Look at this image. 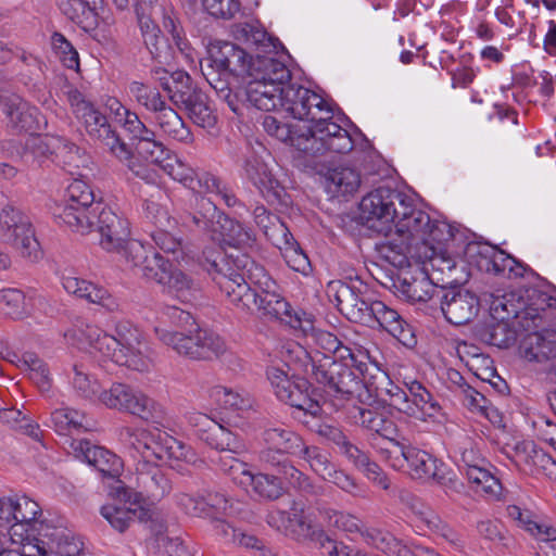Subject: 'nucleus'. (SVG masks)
Masks as SVG:
<instances>
[{"label":"nucleus","instance_id":"obj_60","mask_svg":"<svg viewBox=\"0 0 556 556\" xmlns=\"http://www.w3.org/2000/svg\"><path fill=\"white\" fill-rule=\"evenodd\" d=\"M420 521L433 533L438 534L455 549H462L464 542L460 535L431 510L420 513Z\"/></svg>","mask_w":556,"mask_h":556},{"label":"nucleus","instance_id":"obj_57","mask_svg":"<svg viewBox=\"0 0 556 556\" xmlns=\"http://www.w3.org/2000/svg\"><path fill=\"white\" fill-rule=\"evenodd\" d=\"M208 396L223 409L247 410L251 407V400L248 395L233 391L227 387L215 386L211 388Z\"/></svg>","mask_w":556,"mask_h":556},{"label":"nucleus","instance_id":"obj_25","mask_svg":"<svg viewBox=\"0 0 556 556\" xmlns=\"http://www.w3.org/2000/svg\"><path fill=\"white\" fill-rule=\"evenodd\" d=\"M122 256L127 268L135 270L147 280L153 281L157 277L160 267L165 264V258L141 241L129 238L121 251H115Z\"/></svg>","mask_w":556,"mask_h":556},{"label":"nucleus","instance_id":"obj_40","mask_svg":"<svg viewBox=\"0 0 556 556\" xmlns=\"http://www.w3.org/2000/svg\"><path fill=\"white\" fill-rule=\"evenodd\" d=\"M308 321L311 329L304 328V326H296L303 332L304 336L309 338L317 349L324 354V362H332L330 354L340 353V357L343 359L349 356L350 349L342 345L341 341L331 332L317 329L314 325V319L311 314L302 313L301 321Z\"/></svg>","mask_w":556,"mask_h":556},{"label":"nucleus","instance_id":"obj_35","mask_svg":"<svg viewBox=\"0 0 556 556\" xmlns=\"http://www.w3.org/2000/svg\"><path fill=\"white\" fill-rule=\"evenodd\" d=\"M153 281L167 288L176 299L182 303L192 302L199 292V283L189 274L181 269H170V264L165 260V264L160 267L157 277Z\"/></svg>","mask_w":556,"mask_h":556},{"label":"nucleus","instance_id":"obj_55","mask_svg":"<svg viewBox=\"0 0 556 556\" xmlns=\"http://www.w3.org/2000/svg\"><path fill=\"white\" fill-rule=\"evenodd\" d=\"M514 462L521 471L535 475L545 463L549 462V458L543 451L536 450L532 443H523L516 446Z\"/></svg>","mask_w":556,"mask_h":556},{"label":"nucleus","instance_id":"obj_41","mask_svg":"<svg viewBox=\"0 0 556 556\" xmlns=\"http://www.w3.org/2000/svg\"><path fill=\"white\" fill-rule=\"evenodd\" d=\"M146 211L152 215L159 227L152 233V239L157 248L166 253H176L181 249V240L172 235L166 228L172 227L173 220L168 212L152 201L146 202Z\"/></svg>","mask_w":556,"mask_h":556},{"label":"nucleus","instance_id":"obj_7","mask_svg":"<svg viewBox=\"0 0 556 556\" xmlns=\"http://www.w3.org/2000/svg\"><path fill=\"white\" fill-rule=\"evenodd\" d=\"M370 364L377 367L368 351L349 352L343 362H323L314 366L313 374L326 387L327 394L333 397L336 407H343L345 402H353L354 406L369 404L372 394L361 376H365Z\"/></svg>","mask_w":556,"mask_h":556},{"label":"nucleus","instance_id":"obj_46","mask_svg":"<svg viewBox=\"0 0 556 556\" xmlns=\"http://www.w3.org/2000/svg\"><path fill=\"white\" fill-rule=\"evenodd\" d=\"M319 513L328 527L344 533L351 540H354L356 535L363 538V533L366 528L362 519L357 516L330 507L321 508L319 509Z\"/></svg>","mask_w":556,"mask_h":556},{"label":"nucleus","instance_id":"obj_52","mask_svg":"<svg viewBox=\"0 0 556 556\" xmlns=\"http://www.w3.org/2000/svg\"><path fill=\"white\" fill-rule=\"evenodd\" d=\"M128 90L138 105L154 113V115L167 105L160 90L151 85L134 80L129 84Z\"/></svg>","mask_w":556,"mask_h":556},{"label":"nucleus","instance_id":"obj_33","mask_svg":"<svg viewBox=\"0 0 556 556\" xmlns=\"http://www.w3.org/2000/svg\"><path fill=\"white\" fill-rule=\"evenodd\" d=\"M329 296L333 298L338 309L353 321H366L370 303L365 301L350 285L332 281L328 287Z\"/></svg>","mask_w":556,"mask_h":556},{"label":"nucleus","instance_id":"obj_19","mask_svg":"<svg viewBox=\"0 0 556 556\" xmlns=\"http://www.w3.org/2000/svg\"><path fill=\"white\" fill-rule=\"evenodd\" d=\"M407 389H396L393 393V406L406 416L430 424H443L445 414L430 391L417 380H405Z\"/></svg>","mask_w":556,"mask_h":556},{"label":"nucleus","instance_id":"obj_14","mask_svg":"<svg viewBox=\"0 0 556 556\" xmlns=\"http://www.w3.org/2000/svg\"><path fill=\"white\" fill-rule=\"evenodd\" d=\"M96 203L92 187L83 179H74L66 189V198L56 206L54 216L72 231L86 235L96 226L100 203Z\"/></svg>","mask_w":556,"mask_h":556},{"label":"nucleus","instance_id":"obj_2","mask_svg":"<svg viewBox=\"0 0 556 556\" xmlns=\"http://www.w3.org/2000/svg\"><path fill=\"white\" fill-rule=\"evenodd\" d=\"M281 109L294 118L308 124L299 127L293 137L295 149L307 156L327 153L344 154L354 147L350 132L333 121L332 104L317 92L295 85H288Z\"/></svg>","mask_w":556,"mask_h":556},{"label":"nucleus","instance_id":"obj_22","mask_svg":"<svg viewBox=\"0 0 556 556\" xmlns=\"http://www.w3.org/2000/svg\"><path fill=\"white\" fill-rule=\"evenodd\" d=\"M303 439L283 426H269L262 432V447L258 451L261 463L275 467L282 464L286 456H296Z\"/></svg>","mask_w":556,"mask_h":556},{"label":"nucleus","instance_id":"obj_12","mask_svg":"<svg viewBox=\"0 0 556 556\" xmlns=\"http://www.w3.org/2000/svg\"><path fill=\"white\" fill-rule=\"evenodd\" d=\"M41 508L28 496L0 498V536L21 543L39 536V528L49 526L39 520Z\"/></svg>","mask_w":556,"mask_h":556},{"label":"nucleus","instance_id":"obj_54","mask_svg":"<svg viewBox=\"0 0 556 556\" xmlns=\"http://www.w3.org/2000/svg\"><path fill=\"white\" fill-rule=\"evenodd\" d=\"M363 540L370 546L380 549L389 556H402L407 553V546L393 534L377 528H367L363 533Z\"/></svg>","mask_w":556,"mask_h":556},{"label":"nucleus","instance_id":"obj_27","mask_svg":"<svg viewBox=\"0 0 556 556\" xmlns=\"http://www.w3.org/2000/svg\"><path fill=\"white\" fill-rule=\"evenodd\" d=\"M96 226L100 233L99 244L108 252L121 251L130 238L128 220L111 207L103 206L98 212Z\"/></svg>","mask_w":556,"mask_h":556},{"label":"nucleus","instance_id":"obj_28","mask_svg":"<svg viewBox=\"0 0 556 556\" xmlns=\"http://www.w3.org/2000/svg\"><path fill=\"white\" fill-rule=\"evenodd\" d=\"M222 212L208 198H197V208L180 215L182 227L189 231L208 236L215 240L219 231Z\"/></svg>","mask_w":556,"mask_h":556},{"label":"nucleus","instance_id":"obj_17","mask_svg":"<svg viewBox=\"0 0 556 556\" xmlns=\"http://www.w3.org/2000/svg\"><path fill=\"white\" fill-rule=\"evenodd\" d=\"M18 551L4 549L0 556H79L81 547L72 533L62 527L41 526L39 536L21 543Z\"/></svg>","mask_w":556,"mask_h":556},{"label":"nucleus","instance_id":"obj_47","mask_svg":"<svg viewBox=\"0 0 556 556\" xmlns=\"http://www.w3.org/2000/svg\"><path fill=\"white\" fill-rule=\"evenodd\" d=\"M62 12L85 31L96 29L98 15L89 0H61Z\"/></svg>","mask_w":556,"mask_h":556},{"label":"nucleus","instance_id":"obj_36","mask_svg":"<svg viewBox=\"0 0 556 556\" xmlns=\"http://www.w3.org/2000/svg\"><path fill=\"white\" fill-rule=\"evenodd\" d=\"M375 400L369 404H359L354 406L355 413L352 415L355 422L359 424L368 431L375 432L389 440L395 445L399 434L395 422L389 418L383 412L378 410L371 405Z\"/></svg>","mask_w":556,"mask_h":556},{"label":"nucleus","instance_id":"obj_10","mask_svg":"<svg viewBox=\"0 0 556 556\" xmlns=\"http://www.w3.org/2000/svg\"><path fill=\"white\" fill-rule=\"evenodd\" d=\"M235 37L248 47H255L257 53L250 58L248 77H254L266 83L285 86L291 78V72L286 63L279 59L278 49L283 48L273 39L264 29L250 23L240 24L235 29Z\"/></svg>","mask_w":556,"mask_h":556},{"label":"nucleus","instance_id":"obj_1","mask_svg":"<svg viewBox=\"0 0 556 556\" xmlns=\"http://www.w3.org/2000/svg\"><path fill=\"white\" fill-rule=\"evenodd\" d=\"M213 266L217 271L214 280L237 308L245 312L256 309L293 329L296 326L311 329L308 321H301L303 312L293 311L280 294L269 290L264 268L247 254H230L222 263L213 262Z\"/></svg>","mask_w":556,"mask_h":556},{"label":"nucleus","instance_id":"obj_48","mask_svg":"<svg viewBox=\"0 0 556 556\" xmlns=\"http://www.w3.org/2000/svg\"><path fill=\"white\" fill-rule=\"evenodd\" d=\"M361 185L359 174L351 167H336L326 176V188L333 195L354 193Z\"/></svg>","mask_w":556,"mask_h":556},{"label":"nucleus","instance_id":"obj_32","mask_svg":"<svg viewBox=\"0 0 556 556\" xmlns=\"http://www.w3.org/2000/svg\"><path fill=\"white\" fill-rule=\"evenodd\" d=\"M244 174L268 202L281 200L285 188L261 156L253 154L245 160Z\"/></svg>","mask_w":556,"mask_h":556},{"label":"nucleus","instance_id":"obj_49","mask_svg":"<svg viewBox=\"0 0 556 556\" xmlns=\"http://www.w3.org/2000/svg\"><path fill=\"white\" fill-rule=\"evenodd\" d=\"M215 240H222L228 245L241 248L251 245L255 241V236L251 228L222 213L219 231Z\"/></svg>","mask_w":556,"mask_h":556},{"label":"nucleus","instance_id":"obj_62","mask_svg":"<svg viewBox=\"0 0 556 556\" xmlns=\"http://www.w3.org/2000/svg\"><path fill=\"white\" fill-rule=\"evenodd\" d=\"M21 363L23 369L27 371L29 379L41 391H48L51 384V378L46 363L31 353L24 354Z\"/></svg>","mask_w":556,"mask_h":556},{"label":"nucleus","instance_id":"obj_43","mask_svg":"<svg viewBox=\"0 0 556 556\" xmlns=\"http://www.w3.org/2000/svg\"><path fill=\"white\" fill-rule=\"evenodd\" d=\"M492 469L493 467L488 463V465L478 466L465 471V476L476 493H481L490 500L498 501L503 495V485Z\"/></svg>","mask_w":556,"mask_h":556},{"label":"nucleus","instance_id":"obj_37","mask_svg":"<svg viewBox=\"0 0 556 556\" xmlns=\"http://www.w3.org/2000/svg\"><path fill=\"white\" fill-rule=\"evenodd\" d=\"M478 299L469 291H450L444 294L441 309L446 320L453 325H464L477 314Z\"/></svg>","mask_w":556,"mask_h":556},{"label":"nucleus","instance_id":"obj_26","mask_svg":"<svg viewBox=\"0 0 556 556\" xmlns=\"http://www.w3.org/2000/svg\"><path fill=\"white\" fill-rule=\"evenodd\" d=\"M63 93L73 115L84 126L90 138L99 135L101 129L110 124L106 116L77 88L66 86Z\"/></svg>","mask_w":556,"mask_h":556},{"label":"nucleus","instance_id":"obj_45","mask_svg":"<svg viewBox=\"0 0 556 556\" xmlns=\"http://www.w3.org/2000/svg\"><path fill=\"white\" fill-rule=\"evenodd\" d=\"M154 121L161 131L168 138L184 143L192 142L193 137L190 129L180 115L168 104L154 115Z\"/></svg>","mask_w":556,"mask_h":556},{"label":"nucleus","instance_id":"obj_11","mask_svg":"<svg viewBox=\"0 0 556 556\" xmlns=\"http://www.w3.org/2000/svg\"><path fill=\"white\" fill-rule=\"evenodd\" d=\"M137 22L152 58L159 64H169L170 49L161 35L160 23L176 38V23L173 7L168 0H135Z\"/></svg>","mask_w":556,"mask_h":556},{"label":"nucleus","instance_id":"obj_9","mask_svg":"<svg viewBox=\"0 0 556 556\" xmlns=\"http://www.w3.org/2000/svg\"><path fill=\"white\" fill-rule=\"evenodd\" d=\"M154 426L155 432L140 427L123 426L116 430L117 439L125 448L140 455L144 462H163L174 467L176 462L190 460L191 453L185 444L161 431L162 426Z\"/></svg>","mask_w":556,"mask_h":556},{"label":"nucleus","instance_id":"obj_8","mask_svg":"<svg viewBox=\"0 0 556 556\" xmlns=\"http://www.w3.org/2000/svg\"><path fill=\"white\" fill-rule=\"evenodd\" d=\"M277 353L281 358L282 366L270 365L266 371L276 396L281 402L302 412L304 416H318L321 407L318 401L312 399L308 393V381L291 374V364L304 353L303 349L298 343L288 341L279 345Z\"/></svg>","mask_w":556,"mask_h":556},{"label":"nucleus","instance_id":"obj_18","mask_svg":"<svg viewBox=\"0 0 556 556\" xmlns=\"http://www.w3.org/2000/svg\"><path fill=\"white\" fill-rule=\"evenodd\" d=\"M210 56L200 66L207 83L215 89L218 88L222 76L233 74L243 76L249 74L250 58L248 53L229 41H218L208 49Z\"/></svg>","mask_w":556,"mask_h":556},{"label":"nucleus","instance_id":"obj_3","mask_svg":"<svg viewBox=\"0 0 556 556\" xmlns=\"http://www.w3.org/2000/svg\"><path fill=\"white\" fill-rule=\"evenodd\" d=\"M359 210L369 228L386 236L394 229L409 244L420 242L430 245L442 240L445 226L432 220L416 205L413 197L402 191L377 188L362 199Z\"/></svg>","mask_w":556,"mask_h":556},{"label":"nucleus","instance_id":"obj_50","mask_svg":"<svg viewBox=\"0 0 556 556\" xmlns=\"http://www.w3.org/2000/svg\"><path fill=\"white\" fill-rule=\"evenodd\" d=\"M321 529H315L308 521L304 508L293 504L289 513H286L285 532L296 540L311 539L317 544V533Z\"/></svg>","mask_w":556,"mask_h":556},{"label":"nucleus","instance_id":"obj_5","mask_svg":"<svg viewBox=\"0 0 556 556\" xmlns=\"http://www.w3.org/2000/svg\"><path fill=\"white\" fill-rule=\"evenodd\" d=\"M192 420L199 428L200 438L211 447L219 451L217 457L212 458V462L251 498L276 501L285 494V488L279 477L254 472L249 464L233 456L242 447L238 435L204 414H197Z\"/></svg>","mask_w":556,"mask_h":556},{"label":"nucleus","instance_id":"obj_29","mask_svg":"<svg viewBox=\"0 0 556 556\" xmlns=\"http://www.w3.org/2000/svg\"><path fill=\"white\" fill-rule=\"evenodd\" d=\"M136 486L138 492L136 501L147 498L159 502L172 490V483L162 469L152 462H142L137 466Z\"/></svg>","mask_w":556,"mask_h":556},{"label":"nucleus","instance_id":"obj_39","mask_svg":"<svg viewBox=\"0 0 556 556\" xmlns=\"http://www.w3.org/2000/svg\"><path fill=\"white\" fill-rule=\"evenodd\" d=\"M247 85V99L248 101L258 110L262 111H275L281 108L285 99L286 86L266 83L254 77H249Z\"/></svg>","mask_w":556,"mask_h":556},{"label":"nucleus","instance_id":"obj_59","mask_svg":"<svg viewBox=\"0 0 556 556\" xmlns=\"http://www.w3.org/2000/svg\"><path fill=\"white\" fill-rule=\"evenodd\" d=\"M296 457L304 459L311 469L323 479L334 466L327 451L316 445H307L304 441Z\"/></svg>","mask_w":556,"mask_h":556},{"label":"nucleus","instance_id":"obj_38","mask_svg":"<svg viewBox=\"0 0 556 556\" xmlns=\"http://www.w3.org/2000/svg\"><path fill=\"white\" fill-rule=\"evenodd\" d=\"M394 287L400 296L408 302H426L435 291V286L427 273L420 268L414 271H402Z\"/></svg>","mask_w":556,"mask_h":556},{"label":"nucleus","instance_id":"obj_42","mask_svg":"<svg viewBox=\"0 0 556 556\" xmlns=\"http://www.w3.org/2000/svg\"><path fill=\"white\" fill-rule=\"evenodd\" d=\"M492 469L493 467L488 463V465L478 466L465 471V476L476 493H481L490 500L498 501L503 495V485Z\"/></svg>","mask_w":556,"mask_h":556},{"label":"nucleus","instance_id":"obj_23","mask_svg":"<svg viewBox=\"0 0 556 556\" xmlns=\"http://www.w3.org/2000/svg\"><path fill=\"white\" fill-rule=\"evenodd\" d=\"M386 459L396 470L407 468L414 479L430 480L441 460L424 450L395 442L394 450L386 451Z\"/></svg>","mask_w":556,"mask_h":556},{"label":"nucleus","instance_id":"obj_34","mask_svg":"<svg viewBox=\"0 0 556 556\" xmlns=\"http://www.w3.org/2000/svg\"><path fill=\"white\" fill-rule=\"evenodd\" d=\"M62 285L67 293L79 299H84L89 303L99 305L106 312L113 313L119 309L121 305L118 300L106 289L97 286L91 281L74 276H65L62 279Z\"/></svg>","mask_w":556,"mask_h":556},{"label":"nucleus","instance_id":"obj_61","mask_svg":"<svg viewBox=\"0 0 556 556\" xmlns=\"http://www.w3.org/2000/svg\"><path fill=\"white\" fill-rule=\"evenodd\" d=\"M495 247L481 242H469L465 249V257L469 265L483 273L492 271L493 254Z\"/></svg>","mask_w":556,"mask_h":556},{"label":"nucleus","instance_id":"obj_58","mask_svg":"<svg viewBox=\"0 0 556 556\" xmlns=\"http://www.w3.org/2000/svg\"><path fill=\"white\" fill-rule=\"evenodd\" d=\"M121 123L125 130L134 138L140 140L146 146H152V148L157 149L160 154L163 153V144L155 140V132L147 127L136 112H126V115L122 118Z\"/></svg>","mask_w":556,"mask_h":556},{"label":"nucleus","instance_id":"obj_6","mask_svg":"<svg viewBox=\"0 0 556 556\" xmlns=\"http://www.w3.org/2000/svg\"><path fill=\"white\" fill-rule=\"evenodd\" d=\"M153 332L160 344L192 361L219 357L227 350L218 333L200 327L191 313L175 305L160 306Z\"/></svg>","mask_w":556,"mask_h":556},{"label":"nucleus","instance_id":"obj_20","mask_svg":"<svg viewBox=\"0 0 556 556\" xmlns=\"http://www.w3.org/2000/svg\"><path fill=\"white\" fill-rule=\"evenodd\" d=\"M0 237L12 243L21 256L31 263L42 257L29 218L13 206L8 205L0 211Z\"/></svg>","mask_w":556,"mask_h":556},{"label":"nucleus","instance_id":"obj_44","mask_svg":"<svg viewBox=\"0 0 556 556\" xmlns=\"http://www.w3.org/2000/svg\"><path fill=\"white\" fill-rule=\"evenodd\" d=\"M506 511L507 516L517 522L518 527L528 531L535 539L543 542L556 540V529L546 522L536 520L530 510L522 509L517 505H508Z\"/></svg>","mask_w":556,"mask_h":556},{"label":"nucleus","instance_id":"obj_51","mask_svg":"<svg viewBox=\"0 0 556 556\" xmlns=\"http://www.w3.org/2000/svg\"><path fill=\"white\" fill-rule=\"evenodd\" d=\"M203 497L206 506L205 518L212 519L220 534L228 535L230 526L225 522L222 516L228 515L231 508L230 500L223 492H207Z\"/></svg>","mask_w":556,"mask_h":556},{"label":"nucleus","instance_id":"obj_64","mask_svg":"<svg viewBox=\"0 0 556 556\" xmlns=\"http://www.w3.org/2000/svg\"><path fill=\"white\" fill-rule=\"evenodd\" d=\"M430 480H433L439 484L443 489L444 493L450 497L465 492V484L463 481L454 470L448 468L442 462L439 464Z\"/></svg>","mask_w":556,"mask_h":556},{"label":"nucleus","instance_id":"obj_13","mask_svg":"<svg viewBox=\"0 0 556 556\" xmlns=\"http://www.w3.org/2000/svg\"><path fill=\"white\" fill-rule=\"evenodd\" d=\"M152 162L160 163V167L175 181L190 189L198 194H215L219 197L227 206L231 207L238 203L235 193L216 175L204 169H195L177 155H167L161 159L153 155Z\"/></svg>","mask_w":556,"mask_h":556},{"label":"nucleus","instance_id":"obj_63","mask_svg":"<svg viewBox=\"0 0 556 556\" xmlns=\"http://www.w3.org/2000/svg\"><path fill=\"white\" fill-rule=\"evenodd\" d=\"M27 313L26 298L18 289L0 290V315L21 318Z\"/></svg>","mask_w":556,"mask_h":556},{"label":"nucleus","instance_id":"obj_56","mask_svg":"<svg viewBox=\"0 0 556 556\" xmlns=\"http://www.w3.org/2000/svg\"><path fill=\"white\" fill-rule=\"evenodd\" d=\"M156 149H150V146H140L139 152L147 157L146 162H142L135 155H132L131 151L129 152V159L124 160V163L128 169L138 178L144 180L147 184H156L159 175L155 170V165L160 166V163L152 162L151 152L155 155Z\"/></svg>","mask_w":556,"mask_h":556},{"label":"nucleus","instance_id":"obj_21","mask_svg":"<svg viewBox=\"0 0 556 556\" xmlns=\"http://www.w3.org/2000/svg\"><path fill=\"white\" fill-rule=\"evenodd\" d=\"M317 432L336 444L339 453L353 464L357 470L362 471L375 485L383 490L390 488V480L380 466L372 462L357 445L353 444L341 429L331 425H320Z\"/></svg>","mask_w":556,"mask_h":556},{"label":"nucleus","instance_id":"obj_15","mask_svg":"<svg viewBox=\"0 0 556 556\" xmlns=\"http://www.w3.org/2000/svg\"><path fill=\"white\" fill-rule=\"evenodd\" d=\"M98 401L110 409L129 413L152 425L166 426L163 405L126 383L114 382L99 393Z\"/></svg>","mask_w":556,"mask_h":556},{"label":"nucleus","instance_id":"obj_30","mask_svg":"<svg viewBox=\"0 0 556 556\" xmlns=\"http://www.w3.org/2000/svg\"><path fill=\"white\" fill-rule=\"evenodd\" d=\"M74 456L93 466L101 473L117 477L122 470L121 458L109 450L92 444L88 440H73L71 443Z\"/></svg>","mask_w":556,"mask_h":556},{"label":"nucleus","instance_id":"obj_53","mask_svg":"<svg viewBox=\"0 0 556 556\" xmlns=\"http://www.w3.org/2000/svg\"><path fill=\"white\" fill-rule=\"evenodd\" d=\"M51 421L54 430L60 434H65L72 430L80 431L90 428V420L86 414L70 407L55 409L51 414Z\"/></svg>","mask_w":556,"mask_h":556},{"label":"nucleus","instance_id":"obj_24","mask_svg":"<svg viewBox=\"0 0 556 556\" xmlns=\"http://www.w3.org/2000/svg\"><path fill=\"white\" fill-rule=\"evenodd\" d=\"M2 111L7 115L9 122L8 125L13 132L37 134L43 124H46L43 116L40 114L38 109L18 94L15 93H3L0 97Z\"/></svg>","mask_w":556,"mask_h":556},{"label":"nucleus","instance_id":"obj_31","mask_svg":"<svg viewBox=\"0 0 556 556\" xmlns=\"http://www.w3.org/2000/svg\"><path fill=\"white\" fill-rule=\"evenodd\" d=\"M371 320L396 338L403 345L412 346L415 344L416 340L412 327L395 309L387 306L383 302H370L368 317L365 323H370Z\"/></svg>","mask_w":556,"mask_h":556},{"label":"nucleus","instance_id":"obj_4","mask_svg":"<svg viewBox=\"0 0 556 556\" xmlns=\"http://www.w3.org/2000/svg\"><path fill=\"white\" fill-rule=\"evenodd\" d=\"M67 343L88 350L101 364L113 363L136 371H148L153 365L143 332L129 320H118L113 333L96 324L77 320L64 333Z\"/></svg>","mask_w":556,"mask_h":556},{"label":"nucleus","instance_id":"obj_16","mask_svg":"<svg viewBox=\"0 0 556 556\" xmlns=\"http://www.w3.org/2000/svg\"><path fill=\"white\" fill-rule=\"evenodd\" d=\"M152 75L160 83L163 90L167 92V97L172 103L178 108H184L194 124L203 128H212L215 126L216 116L207 104L205 94L189 87H186V90H174L169 85L167 71L161 67H154ZM170 78L180 84H184L185 80H190L189 75L184 72H175L170 75Z\"/></svg>","mask_w":556,"mask_h":556}]
</instances>
